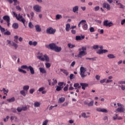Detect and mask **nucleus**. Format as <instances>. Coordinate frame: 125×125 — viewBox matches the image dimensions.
Returning <instances> with one entry per match:
<instances>
[{"mask_svg":"<svg viewBox=\"0 0 125 125\" xmlns=\"http://www.w3.org/2000/svg\"><path fill=\"white\" fill-rule=\"evenodd\" d=\"M45 47L54 50L55 52H60L61 51V47L56 46V44L54 43L49 44V45H45Z\"/></svg>","mask_w":125,"mask_h":125,"instance_id":"1","label":"nucleus"},{"mask_svg":"<svg viewBox=\"0 0 125 125\" xmlns=\"http://www.w3.org/2000/svg\"><path fill=\"white\" fill-rule=\"evenodd\" d=\"M37 58L38 59H39L40 61H42V62H49V57H47L46 54L45 55H42V53H40L39 55H38L37 57Z\"/></svg>","mask_w":125,"mask_h":125,"instance_id":"2","label":"nucleus"},{"mask_svg":"<svg viewBox=\"0 0 125 125\" xmlns=\"http://www.w3.org/2000/svg\"><path fill=\"white\" fill-rule=\"evenodd\" d=\"M13 16H14L17 19V20H18V21L21 22V23H25V20H24V18H23V16H21V15H20V14H18L17 15L16 13H15V12H13Z\"/></svg>","mask_w":125,"mask_h":125,"instance_id":"3","label":"nucleus"},{"mask_svg":"<svg viewBox=\"0 0 125 125\" xmlns=\"http://www.w3.org/2000/svg\"><path fill=\"white\" fill-rule=\"evenodd\" d=\"M21 69H26V71H30V74L32 75L35 74L34 68H33V67H31V66H28L25 65H23L21 66Z\"/></svg>","mask_w":125,"mask_h":125,"instance_id":"4","label":"nucleus"},{"mask_svg":"<svg viewBox=\"0 0 125 125\" xmlns=\"http://www.w3.org/2000/svg\"><path fill=\"white\" fill-rule=\"evenodd\" d=\"M117 106L120 107H118L117 108V109H116V113H123L125 111V106L123 104L117 103Z\"/></svg>","mask_w":125,"mask_h":125,"instance_id":"5","label":"nucleus"},{"mask_svg":"<svg viewBox=\"0 0 125 125\" xmlns=\"http://www.w3.org/2000/svg\"><path fill=\"white\" fill-rule=\"evenodd\" d=\"M86 47H83L81 48H79V56H83L86 55Z\"/></svg>","mask_w":125,"mask_h":125,"instance_id":"6","label":"nucleus"},{"mask_svg":"<svg viewBox=\"0 0 125 125\" xmlns=\"http://www.w3.org/2000/svg\"><path fill=\"white\" fill-rule=\"evenodd\" d=\"M86 69H84V67L81 66L80 67V76L81 78L83 79L84 77H86L87 74H86Z\"/></svg>","mask_w":125,"mask_h":125,"instance_id":"7","label":"nucleus"},{"mask_svg":"<svg viewBox=\"0 0 125 125\" xmlns=\"http://www.w3.org/2000/svg\"><path fill=\"white\" fill-rule=\"evenodd\" d=\"M86 23V21L82 20L80 21V22L79 23V28H80V25H83V30H87L88 29V25L87 24H85Z\"/></svg>","mask_w":125,"mask_h":125,"instance_id":"8","label":"nucleus"},{"mask_svg":"<svg viewBox=\"0 0 125 125\" xmlns=\"http://www.w3.org/2000/svg\"><path fill=\"white\" fill-rule=\"evenodd\" d=\"M0 32L3 33V35H4V36H10V32L4 28L1 27V26H0Z\"/></svg>","mask_w":125,"mask_h":125,"instance_id":"9","label":"nucleus"},{"mask_svg":"<svg viewBox=\"0 0 125 125\" xmlns=\"http://www.w3.org/2000/svg\"><path fill=\"white\" fill-rule=\"evenodd\" d=\"M56 32V29H54L52 27H49L46 29V34L49 35H54Z\"/></svg>","mask_w":125,"mask_h":125,"instance_id":"10","label":"nucleus"},{"mask_svg":"<svg viewBox=\"0 0 125 125\" xmlns=\"http://www.w3.org/2000/svg\"><path fill=\"white\" fill-rule=\"evenodd\" d=\"M33 9L34 10L35 12L40 13L42 12V6L39 5H35L33 6Z\"/></svg>","mask_w":125,"mask_h":125,"instance_id":"11","label":"nucleus"},{"mask_svg":"<svg viewBox=\"0 0 125 125\" xmlns=\"http://www.w3.org/2000/svg\"><path fill=\"white\" fill-rule=\"evenodd\" d=\"M5 21V22H7V26L9 27V25H10V18H9V16H3V20H0Z\"/></svg>","mask_w":125,"mask_h":125,"instance_id":"12","label":"nucleus"},{"mask_svg":"<svg viewBox=\"0 0 125 125\" xmlns=\"http://www.w3.org/2000/svg\"><path fill=\"white\" fill-rule=\"evenodd\" d=\"M104 26L110 27L113 26V23H112L111 21L109 22L108 20H105L104 21Z\"/></svg>","mask_w":125,"mask_h":125,"instance_id":"13","label":"nucleus"},{"mask_svg":"<svg viewBox=\"0 0 125 125\" xmlns=\"http://www.w3.org/2000/svg\"><path fill=\"white\" fill-rule=\"evenodd\" d=\"M48 83H49V85H53L54 86L58 83V81L55 79H53V82H51V80H48Z\"/></svg>","mask_w":125,"mask_h":125,"instance_id":"14","label":"nucleus"},{"mask_svg":"<svg viewBox=\"0 0 125 125\" xmlns=\"http://www.w3.org/2000/svg\"><path fill=\"white\" fill-rule=\"evenodd\" d=\"M93 101H91L90 103H88V100H86L83 102V104L87 105L88 107H91L93 106Z\"/></svg>","mask_w":125,"mask_h":125,"instance_id":"15","label":"nucleus"},{"mask_svg":"<svg viewBox=\"0 0 125 125\" xmlns=\"http://www.w3.org/2000/svg\"><path fill=\"white\" fill-rule=\"evenodd\" d=\"M107 52H108V51H107L106 49H100L98 50L97 52H96V53H97V54H99V55H101V54L106 53Z\"/></svg>","mask_w":125,"mask_h":125,"instance_id":"16","label":"nucleus"},{"mask_svg":"<svg viewBox=\"0 0 125 125\" xmlns=\"http://www.w3.org/2000/svg\"><path fill=\"white\" fill-rule=\"evenodd\" d=\"M96 111H97V112H101L102 113H107L108 112L107 111V109L101 108H97V109H96Z\"/></svg>","mask_w":125,"mask_h":125,"instance_id":"17","label":"nucleus"},{"mask_svg":"<svg viewBox=\"0 0 125 125\" xmlns=\"http://www.w3.org/2000/svg\"><path fill=\"white\" fill-rule=\"evenodd\" d=\"M19 37H18V36H14V42H16V43H18V40L19 41V42H23V38H22L21 37H19Z\"/></svg>","mask_w":125,"mask_h":125,"instance_id":"18","label":"nucleus"},{"mask_svg":"<svg viewBox=\"0 0 125 125\" xmlns=\"http://www.w3.org/2000/svg\"><path fill=\"white\" fill-rule=\"evenodd\" d=\"M83 39H84V36H76V37H75V40L77 41H82V40Z\"/></svg>","mask_w":125,"mask_h":125,"instance_id":"19","label":"nucleus"},{"mask_svg":"<svg viewBox=\"0 0 125 125\" xmlns=\"http://www.w3.org/2000/svg\"><path fill=\"white\" fill-rule=\"evenodd\" d=\"M103 7H104V8H106L107 10L111 9V7L109 6V4L107 3H104V4H103Z\"/></svg>","mask_w":125,"mask_h":125,"instance_id":"20","label":"nucleus"},{"mask_svg":"<svg viewBox=\"0 0 125 125\" xmlns=\"http://www.w3.org/2000/svg\"><path fill=\"white\" fill-rule=\"evenodd\" d=\"M7 42L8 43V44H10L11 45H12V46H14L16 48L18 47V45H17V44H16L13 42H10V41L9 40H7Z\"/></svg>","mask_w":125,"mask_h":125,"instance_id":"21","label":"nucleus"},{"mask_svg":"<svg viewBox=\"0 0 125 125\" xmlns=\"http://www.w3.org/2000/svg\"><path fill=\"white\" fill-rule=\"evenodd\" d=\"M113 121H116V120H122V117H118V114H114V116L113 117Z\"/></svg>","mask_w":125,"mask_h":125,"instance_id":"22","label":"nucleus"},{"mask_svg":"<svg viewBox=\"0 0 125 125\" xmlns=\"http://www.w3.org/2000/svg\"><path fill=\"white\" fill-rule=\"evenodd\" d=\"M80 85L81 88H83V90H84V88L88 86V84L86 83H80Z\"/></svg>","mask_w":125,"mask_h":125,"instance_id":"23","label":"nucleus"},{"mask_svg":"<svg viewBox=\"0 0 125 125\" xmlns=\"http://www.w3.org/2000/svg\"><path fill=\"white\" fill-rule=\"evenodd\" d=\"M35 31L38 32H42V28H40V26L39 25H36L35 26Z\"/></svg>","mask_w":125,"mask_h":125,"instance_id":"24","label":"nucleus"},{"mask_svg":"<svg viewBox=\"0 0 125 125\" xmlns=\"http://www.w3.org/2000/svg\"><path fill=\"white\" fill-rule=\"evenodd\" d=\"M74 87H75V89L81 88V85H80V84H79V83H74Z\"/></svg>","mask_w":125,"mask_h":125,"instance_id":"25","label":"nucleus"},{"mask_svg":"<svg viewBox=\"0 0 125 125\" xmlns=\"http://www.w3.org/2000/svg\"><path fill=\"white\" fill-rule=\"evenodd\" d=\"M28 44H29V45H33L35 46L38 44V42H33L32 41H29V43H28Z\"/></svg>","mask_w":125,"mask_h":125,"instance_id":"26","label":"nucleus"},{"mask_svg":"<svg viewBox=\"0 0 125 125\" xmlns=\"http://www.w3.org/2000/svg\"><path fill=\"white\" fill-rule=\"evenodd\" d=\"M77 11H79V6H76L72 8V12L76 13Z\"/></svg>","mask_w":125,"mask_h":125,"instance_id":"27","label":"nucleus"},{"mask_svg":"<svg viewBox=\"0 0 125 125\" xmlns=\"http://www.w3.org/2000/svg\"><path fill=\"white\" fill-rule=\"evenodd\" d=\"M12 28H14V29H17L19 28V24L17 23H13L12 25Z\"/></svg>","mask_w":125,"mask_h":125,"instance_id":"28","label":"nucleus"},{"mask_svg":"<svg viewBox=\"0 0 125 125\" xmlns=\"http://www.w3.org/2000/svg\"><path fill=\"white\" fill-rule=\"evenodd\" d=\"M107 58H108V59H112L116 58V56H114L113 54H109L108 55H107Z\"/></svg>","mask_w":125,"mask_h":125,"instance_id":"29","label":"nucleus"},{"mask_svg":"<svg viewBox=\"0 0 125 125\" xmlns=\"http://www.w3.org/2000/svg\"><path fill=\"white\" fill-rule=\"evenodd\" d=\"M39 71H40V73H42V74L46 73V70H45V69H44V68L40 67Z\"/></svg>","mask_w":125,"mask_h":125,"instance_id":"30","label":"nucleus"},{"mask_svg":"<svg viewBox=\"0 0 125 125\" xmlns=\"http://www.w3.org/2000/svg\"><path fill=\"white\" fill-rule=\"evenodd\" d=\"M14 101H15V99L14 97H12L11 99H7V102L9 103L14 102Z\"/></svg>","mask_w":125,"mask_h":125,"instance_id":"31","label":"nucleus"},{"mask_svg":"<svg viewBox=\"0 0 125 125\" xmlns=\"http://www.w3.org/2000/svg\"><path fill=\"white\" fill-rule=\"evenodd\" d=\"M60 71L62 72V73L66 76L68 75V73L67 72V71H66V70L65 69H60Z\"/></svg>","mask_w":125,"mask_h":125,"instance_id":"32","label":"nucleus"},{"mask_svg":"<svg viewBox=\"0 0 125 125\" xmlns=\"http://www.w3.org/2000/svg\"><path fill=\"white\" fill-rule=\"evenodd\" d=\"M70 28V24L67 23L66 24V26H65V30L66 31V32H68V31H69V29Z\"/></svg>","mask_w":125,"mask_h":125,"instance_id":"33","label":"nucleus"},{"mask_svg":"<svg viewBox=\"0 0 125 125\" xmlns=\"http://www.w3.org/2000/svg\"><path fill=\"white\" fill-rule=\"evenodd\" d=\"M96 58H86V60H90V61H96Z\"/></svg>","mask_w":125,"mask_h":125,"instance_id":"34","label":"nucleus"},{"mask_svg":"<svg viewBox=\"0 0 125 125\" xmlns=\"http://www.w3.org/2000/svg\"><path fill=\"white\" fill-rule=\"evenodd\" d=\"M40 106V103L37 102H35L34 103V107H38Z\"/></svg>","mask_w":125,"mask_h":125,"instance_id":"35","label":"nucleus"},{"mask_svg":"<svg viewBox=\"0 0 125 125\" xmlns=\"http://www.w3.org/2000/svg\"><path fill=\"white\" fill-rule=\"evenodd\" d=\"M29 90V86L28 85H25L23 86V90L24 91H28Z\"/></svg>","mask_w":125,"mask_h":125,"instance_id":"36","label":"nucleus"},{"mask_svg":"<svg viewBox=\"0 0 125 125\" xmlns=\"http://www.w3.org/2000/svg\"><path fill=\"white\" fill-rule=\"evenodd\" d=\"M67 47L70 49L74 48L75 47V45H72L71 44V43H69L68 44H67Z\"/></svg>","mask_w":125,"mask_h":125,"instance_id":"37","label":"nucleus"},{"mask_svg":"<svg viewBox=\"0 0 125 125\" xmlns=\"http://www.w3.org/2000/svg\"><path fill=\"white\" fill-rule=\"evenodd\" d=\"M18 71H19V72H21L23 74H26V71L25 70L21 69V68H18Z\"/></svg>","mask_w":125,"mask_h":125,"instance_id":"38","label":"nucleus"},{"mask_svg":"<svg viewBox=\"0 0 125 125\" xmlns=\"http://www.w3.org/2000/svg\"><path fill=\"white\" fill-rule=\"evenodd\" d=\"M61 18H62V17L61 16V15H56V18H55V19L56 20H58Z\"/></svg>","mask_w":125,"mask_h":125,"instance_id":"39","label":"nucleus"},{"mask_svg":"<svg viewBox=\"0 0 125 125\" xmlns=\"http://www.w3.org/2000/svg\"><path fill=\"white\" fill-rule=\"evenodd\" d=\"M64 101H65V98H63L62 97L59 98V102H60V103H62Z\"/></svg>","mask_w":125,"mask_h":125,"instance_id":"40","label":"nucleus"},{"mask_svg":"<svg viewBox=\"0 0 125 125\" xmlns=\"http://www.w3.org/2000/svg\"><path fill=\"white\" fill-rule=\"evenodd\" d=\"M51 64H50V63H45V67L46 68H49L50 67H51Z\"/></svg>","mask_w":125,"mask_h":125,"instance_id":"41","label":"nucleus"},{"mask_svg":"<svg viewBox=\"0 0 125 125\" xmlns=\"http://www.w3.org/2000/svg\"><path fill=\"white\" fill-rule=\"evenodd\" d=\"M118 87H121V89L124 91L125 90V85H121L118 86Z\"/></svg>","mask_w":125,"mask_h":125,"instance_id":"42","label":"nucleus"},{"mask_svg":"<svg viewBox=\"0 0 125 125\" xmlns=\"http://www.w3.org/2000/svg\"><path fill=\"white\" fill-rule=\"evenodd\" d=\"M58 85H59L58 86H60V87H62V85H65V84H64L63 83V82H59L58 83Z\"/></svg>","mask_w":125,"mask_h":125,"instance_id":"43","label":"nucleus"},{"mask_svg":"<svg viewBox=\"0 0 125 125\" xmlns=\"http://www.w3.org/2000/svg\"><path fill=\"white\" fill-rule=\"evenodd\" d=\"M21 95H22L23 97H25V91L24 90H21Z\"/></svg>","mask_w":125,"mask_h":125,"instance_id":"44","label":"nucleus"},{"mask_svg":"<svg viewBox=\"0 0 125 125\" xmlns=\"http://www.w3.org/2000/svg\"><path fill=\"white\" fill-rule=\"evenodd\" d=\"M44 90H45V88H44V87H42L39 88V89H38V91L39 92L45 91Z\"/></svg>","mask_w":125,"mask_h":125,"instance_id":"45","label":"nucleus"},{"mask_svg":"<svg viewBox=\"0 0 125 125\" xmlns=\"http://www.w3.org/2000/svg\"><path fill=\"white\" fill-rule=\"evenodd\" d=\"M28 27H29V28L30 29H33L34 26L33 25V24L31 23V22H29V23L28 24Z\"/></svg>","mask_w":125,"mask_h":125,"instance_id":"46","label":"nucleus"},{"mask_svg":"<svg viewBox=\"0 0 125 125\" xmlns=\"http://www.w3.org/2000/svg\"><path fill=\"white\" fill-rule=\"evenodd\" d=\"M80 116L83 117V118H88V117L86 116V113H82L81 115H80Z\"/></svg>","mask_w":125,"mask_h":125,"instance_id":"47","label":"nucleus"},{"mask_svg":"<svg viewBox=\"0 0 125 125\" xmlns=\"http://www.w3.org/2000/svg\"><path fill=\"white\" fill-rule=\"evenodd\" d=\"M99 46L98 45H95L92 46V48L94 50L98 49Z\"/></svg>","mask_w":125,"mask_h":125,"instance_id":"48","label":"nucleus"},{"mask_svg":"<svg viewBox=\"0 0 125 125\" xmlns=\"http://www.w3.org/2000/svg\"><path fill=\"white\" fill-rule=\"evenodd\" d=\"M68 84H66V86L63 87V91H65V92L67 91V90H68Z\"/></svg>","mask_w":125,"mask_h":125,"instance_id":"49","label":"nucleus"},{"mask_svg":"<svg viewBox=\"0 0 125 125\" xmlns=\"http://www.w3.org/2000/svg\"><path fill=\"white\" fill-rule=\"evenodd\" d=\"M106 83V79H104L100 81V83L101 84Z\"/></svg>","mask_w":125,"mask_h":125,"instance_id":"50","label":"nucleus"},{"mask_svg":"<svg viewBox=\"0 0 125 125\" xmlns=\"http://www.w3.org/2000/svg\"><path fill=\"white\" fill-rule=\"evenodd\" d=\"M34 91H35V90L34 89V88L30 89V90H29V93L33 94Z\"/></svg>","mask_w":125,"mask_h":125,"instance_id":"51","label":"nucleus"},{"mask_svg":"<svg viewBox=\"0 0 125 125\" xmlns=\"http://www.w3.org/2000/svg\"><path fill=\"white\" fill-rule=\"evenodd\" d=\"M47 120H45L43 122H42V125H47Z\"/></svg>","mask_w":125,"mask_h":125,"instance_id":"52","label":"nucleus"},{"mask_svg":"<svg viewBox=\"0 0 125 125\" xmlns=\"http://www.w3.org/2000/svg\"><path fill=\"white\" fill-rule=\"evenodd\" d=\"M16 111H18V112H21V111H23V109H21V108L18 107L16 109Z\"/></svg>","mask_w":125,"mask_h":125,"instance_id":"53","label":"nucleus"},{"mask_svg":"<svg viewBox=\"0 0 125 125\" xmlns=\"http://www.w3.org/2000/svg\"><path fill=\"white\" fill-rule=\"evenodd\" d=\"M72 86V84H70V87H68L69 90H74V87H71Z\"/></svg>","mask_w":125,"mask_h":125,"instance_id":"54","label":"nucleus"},{"mask_svg":"<svg viewBox=\"0 0 125 125\" xmlns=\"http://www.w3.org/2000/svg\"><path fill=\"white\" fill-rule=\"evenodd\" d=\"M62 87L60 86H57L56 87V91H60L61 90Z\"/></svg>","mask_w":125,"mask_h":125,"instance_id":"55","label":"nucleus"},{"mask_svg":"<svg viewBox=\"0 0 125 125\" xmlns=\"http://www.w3.org/2000/svg\"><path fill=\"white\" fill-rule=\"evenodd\" d=\"M125 23V19L122 20V21H121V25H123Z\"/></svg>","mask_w":125,"mask_h":125,"instance_id":"56","label":"nucleus"},{"mask_svg":"<svg viewBox=\"0 0 125 125\" xmlns=\"http://www.w3.org/2000/svg\"><path fill=\"white\" fill-rule=\"evenodd\" d=\"M94 9L95 11H98L99 10H100V6H97L95 7Z\"/></svg>","mask_w":125,"mask_h":125,"instance_id":"57","label":"nucleus"},{"mask_svg":"<svg viewBox=\"0 0 125 125\" xmlns=\"http://www.w3.org/2000/svg\"><path fill=\"white\" fill-rule=\"evenodd\" d=\"M93 32H95V29L93 27H90V32L93 33Z\"/></svg>","mask_w":125,"mask_h":125,"instance_id":"58","label":"nucleus"},{"mask_svg":"<svg viewBox=\"0 0 125 125\" xmlns=\"http://www.w3.org/2000/svg\"><path fill=\"white\" fill-rule=\"evenodd\" d=\"M100 76L98 75H96V76L95 77V78L96 79V80H97V81L100 80Z\"/></svg>","mask_w":125,"mask_h":125,"instance_id":"59","label":"nucleus"},{"mask_svg":"<svg viewBox=\"0 0 125 125\" xmlns=\"http://www.w3.org/2000/svg\"><path fill=\"white\" fill-rule=\"evenodd\" d=\"M14 120H17V117L16 116H12L11 117V121H13Z\"/></svg>","mask_w":125,"mask_h":125,"instance_id":"60","label":"nucleus"},{"mask_svg":"<svg viewBox=\"0 0 125 125\" xmlns=\"http://www.w3.org/2000/svg\"><path fill=\"white\" fill-rule=\"evenodd\" d=\"M11 111H12V112L15 113H17V110H16V109H15V108H12Z\"/></svg>","mask_w":125,"mask_h":125,"instance_id":"61","label":"nucleus"},{"mask_svg":"<svg viewBox=\"0 0 125 125\" xmlns=\"http://www.w3.org/2000/svg\"><path fill=\"white\" fill-rule=\"evenodd\" d=\"M118 84H125V81H120V82H118Z\"/></svg>","mask_w":125,"mask_h":125,"instance_id":"62","label":"nucleus"},{"mask_svg":"<svg viewBox=\"0 0 125 125\" xmlns=\"http://www.w3.org/2000/svg\"><path fill=\"white\" fill-rule=\"evenodd\" d=\"M16 9H17V10L20 11V10H21V8H20L19 6H16Z\"/></svg>","mask_w":125,"mask_h":125,"instance_id":"63","label":"nucleus"},{"mask_svg":"<svg viewBox=\"0 0 125 125\" xmlns=\"http://www.w3.org/2000/svg\"><path fill=\"white\" fill-rule=\"evenodd\" d=\"M112 81L111 80H108V79H106V83H112Z\"/></svg>","mask_w":125,"mask_h":125,"instance_id":"64","label":"nucleus"}]
</instances>
